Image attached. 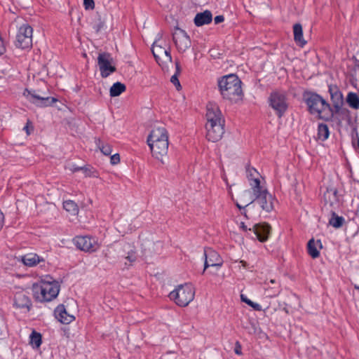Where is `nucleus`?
<instances>
[{"instance_id":"obj_35","label":"nucleus","mask_w":359,"mask_h":359,"mask_svg":"<svg viewBox=\"0 0 359 359\" xmlns=\"http://www.w3.org/2000/svg\"><path fill=\"white\" fill-rule=\"evenodd\" d=\"M81 171H82L85 177H97L98 176L97 172L90 165L82 166Z\"/></svg>"},{"instance_id":"obj_2","label":"nucleus","mask_w":359,"mask_h":359,"mask_svg":"<svg viewBox=\"0 0 359 359\" xmlns=\"http://www.w3.org/2000/svg\"><path fill=\"white\" fill-rule=\"evenodd\" d=\"M34 298L40 302H50L56 298L60 292V285L50 276H46L33 284Z\"/></svg>"},{"instance_id":"obj_36","label":"nucleus","mask_w":359,"mask_h":359,"mask_svg":"<svg viewBox=\"0 0 359 359\" xmlns=\"http://www.w3.org/2000/svg\"><path fill=\"white\" fill-rule=\"evenodd\" d=\"M258 172L255 168H250L248 170V178L250 181V183L252 182L255 179H259L255 177V175H258Z\"/></svg>"},{"instance_id":"obj_29","label":"nucleus","mask_w":359,"mask_h":359,"mask_svg":"<svg viewBox=\"0 0 359 359\" xmlns=\"http://www.w3.org/2000/svg\"><path fill=\"white\" fill-rule=\"evenodd\" d=\"M126 89V87L123 83L116 82L110 88L109 95L111 97H117L124 92Z\"/></svg>"},{"instance_id":"obj_48","label":"nucleus","mask_w":359,"mask_h":359,"mask_svg":"<svg viewBox=\"0 0 359 359\" xmlns=\"http://www.w3.org/2000/svg\"><path fill=\"white\" fill-rule=\"evenodd\" d=\"M236 206L240 209V210H244L245 208L246 207L245 205L244 207L241 206L239 203H236Z\"/></svg>"},{"instance_id":"obj_20","label":"nucleus","mask_w":359,"mask_h":359,"mask_svg":"<svg viewBox=\"0 0 359 359\" xmlns=\"http://www.w3.org/2000/svg\"><path fill=\"white\" fill-rule=\"evenodd\" d=\"M162 140H168L166 129L163 127L154 128L147 137V143L158 142Z\"/></svg>"},{"instance_id":"obj_47","label":"nucleus","mask_w":359,"mask_h":359,"mask_svg":"<svg viewBox=\"0 0 359 359\" xmlns=\"http://www.w3.org/2000/svg\"><path fill=\"white\" fill-rule=\"evenodd\" d=\"M109 252V248H107L105 251L103 252L104 254L105 257H108V252Z\"/></svg>"},{"instance_id":"obj_40","label":"nucleus","mask_w":359,"mask_h":359,"mask_svg":"<svg viewBox=\"0 0 359 359\" xmlns=\"http://www.w3.org/2000/svg\"><path fill=\"white\" fill-rule=\"evenodd\" d=\"M242 347L241 344L238 341L236 342L235 347H234V352L236 354L241 355L242 354Z\"/></svg>"},{"instance_id":"obj_5","label":"nucleus","mask_w":359,"mask_h":359,"mask_svg":"<svg viewBox=\"0 0 359 359\" xmlns=\"http://www.w3.org/2000/svg\"><path fill=\"white\" fill-rule=\"evenodd\" d=\"M303 100L308 107L309 113L319 118H321L323 111L326 109H330V105L316 93L305 91L303 93Z\"/></svg>"},{"instance_id":"obj_9","label":"nucleus","mask_w":359,"mask_h":359,"mask_svg":"<svg viewBox=\"0 0 359 359\" xmlns=\"http://www.w3.org/2000/svg\"><path fill=\"white\" fill-rule=\"evenodd\" d=\"M76 247L84 252H94L100 248L97 238L88 236H78L73 239Z\"/></svg>"},{"instance_id":"obj_27","label":"nucleus","mask_w":359,"mask_h":359,"mask_svg":"<svg viewBox=\"0 0 359 359\" xmlns=\"http://www.w3.org/2000/svg\"><path fill=\"white\" fill-rule=\"evenodd\" d=\"M29 344L33 348H39L42 343V336L41 333L33 330L29 335Z\"/></svg>"},{"instance_id":"obj_25","label":"nucleus","mask_w":359,"mask_h":359,"mask_svg":"<svg viewBox=\"0 0 359 359\" xmlns=\"http://www.w3.org/2000/svg\"><path fill=\"white\" fill-rule=\"evenodd\" d=\"M293 33L295 43L298 46L304 47L306 43V41L303 37V29L301 24L296 23L293 25Z\"/></svg>"},{"instance_id":"obj_49","label":"nucleus","mask_w":359,"mask_h":359,"mask_svg":"<svg viewBox=\"0 0 359 359\" xmlns=\"http://www.w3.org/2000/svg\"><path fill=\"white\" fill-rule=\"evenodd\" d=\"M251 191L250 190H245L243 192V196H247L248 194H250Z\"/></svg>"},{"instance_id":"obj_10","label":"nucleus","mask_w":359,"mask_h":359,"mask_svg":"<svg viewBox=\"0 0 359 359\" xmlns=\"http://www.w3.org/2000/svg\"><path fill=\"white\" fill-rule=\"evenodd\" d=\"M240 228L244 231H252L260 242H265L269 238L271 226L266 223L252 224L248 227L244 222H241Z\"/></svg>"},{"instance_id":"obj_7","label":"nucleus","mask_w":359,"mask_h":359,"mask_svg":"<svg viewBox=\"0 0 359 359\" xmlns=\"http://www.w3.org/2000/svg\"><path fill=\"white\" fill-rule=\"evenodd\" d=\"M268 102L278 118L283 117L288 109L289 103L285 92L278 90L271 92Z\"/></svg>"},{"instance_id":"obj_14","label":"nucleus","mask_w":359,"mask_h":359,"mask_svg":"<svg viewBox=\"0 0 359 359\" xmlns=\"http://www.w3.org/2000/svg\"><path fill=\"white\" fill-rule=\"evenodd\" d=\"M172 39L179 52L183 53L191 46L189 35L182 29H175L172 34Z\"/></svg>"},{"instance_id":"obj_18","label":"nucleus","mask_w":359,"mask_h":359,"mask_svg":"<svg viewBox=\"0 0 359 359\" xmlns=\"http://www.w3.org/2000/svg\"><path fill=\"white\" fill-rule=\"evenodd\" d=\"M328 91L334 111L338 113L344 105L343 94L336 85H329Z\"/></svg>"},{"instance_id":"obj_3","label":"nucleus","mask_w":359,"mask_h":359,"mask_svg":"<svg viewBox=\"0 0 359 359\" xmlns=\"http://www.w3.org/2000/svg\"><path fill=\"white\" fill-rule=\"evenodd\" d=\"M250 187L254 197L245 206H250L252 203H255L262 211L268 213L272 212L274 210L276 198L266 187L261 184L259 179H255L251 182Z\"/></svg>"},{"instance_id":"obj_52","label":"nucleus","mask_w":359,"mask_h":359,"mask_svg":"<svg viewBox=\"0 0 359 359\" xmlns=\"http://www.w3.org/2000/svg\"><path fill=\"white\" fill-rule=\"evenodd\" d=\"M355 288L359 291V286L355 285Z\"/></svg>"},{"instance_id":"obj_17","label":"nucleus","mask_w":359,"mask_h":359,"mask_svg":"<svg viewBox=\"0 0 359 359\" xmlns=\"http://www.w3.org/2000/svg\"><path fill=\"white\" fill-rule=\"evenodd\" d=\"M205 258L204 269L203 273L208 267L219 268L222 265V259L217 252L212 248H205L203 254Z\"/></svg>"},{"instance_id":"obj_41","label":"nucleus","mask_w":359,"mask_h":359,"mask_svg":"<svg viewBox=\"0 0 359 359\" xmlns=\"http://www.w3.org/2000/svg\"><path fill=\"white\" fill-rule=\"evenodd\" d=\"M241 299L243 302H245V304H247L248 306H250L252 303V301H251L250 299H249L244 294H241Z\"/></svg>"},{"instance_id":"obj_23","label":"nucleus","mask_w":359,"mask_h":359,"mask_svg":"<svg viewBox=\"0 0 359 359\" xmlns=\"http://www.w3.org/2000/svg\"><path fill=\"white\" fill-rule=\"evenodd\" d=\"M212 20V13L206 10L202 13H198L194 18V24L197 27L210 24Z\"/></svg>"},{"instance_id":"obj_30","label":"nucleus","mask_w":359,"mask_h":359,"mask_svg":"<svg viewBox=\"0 0 359 359\" xmlns=\"http://www.w3.org/2000/svg\"><path fill=\"white\" fill-rule=\"evenodd\" d=\"M63 208L72 215H76L79 213V207L74 201L67 200L64 201Z\"/></svg>"},{"instance_id":"obj_53","label":"nucleus","mask_w":359,"mask_h":359,"mask_svg":"<svg viewBox=\"0 0 359 359\" xmlns=\"http://www.w3.org/2000/svg\"><path fill=\"white\" fill-rule=\"evenodd\" d=\"M271 282L273 283L275 281L273 280H271Z\"/></svg>"},{"instance_id":"obj_37","label":"nucleus","mask_w":359,"mask_h":359,"mask_svg":"<svg viewBox=\"0 0 359 359\" xmlns=\"http://www.w3.org/2000/svg\"><path fill=\"white\" fill-rule=\"evenodd\" d=\"M83 6L86 10H93L95 8L94 0H83Z\"/></svg>"},{"instance_id":"obj_38","label":"nucleus","mask_w":359,"mask_h":359,"mask_svg":"<svg viewBox=\"0 0 359 359\" xmlns=\"http://www.w3.org/2000/svg\"><path fill=\"white\" fill-rule=\"evenodd\" d=\"M72 172H76L81 170L82 166H78L74 163H69L67 167Z\"/></svg>"},{"instance_id":"obj_15","label":"nucleus","mask_w":359,"mask_h":359,"mask_svg":"<svg viewBox=\"0 0 359 359\" xmlns=\"http://www.w3.org/2000/svg\"><path fill=\"white\" fill-rule=\"evenodd\" d=\"M151 52L153 55L159 65H162L163 59L165 62H172V56L169 50L163 47L161 43H159V39H156L151 47Z\"/></svg>"},{"instance_id":"obj_16","label":"nucleus","mask_w":359,"mask_h":359,"mask_svg":"<svg viewBox=\"0 0 359 359\" xmlns=\"http://www.w3.org/2000/svg\"><path fill=\"white\" fill-rule=\"evenodd\" d=\"M153 156L160 161L163 164L165 163L163 158L166 156L168 150V140H162L158 142L148 143Z\"/></svg>"},{"instance_id":"obj_6","label":"nucleus","mask_w":359,"mask_h":359,"mask_svg":"<svg viewBox=\"0 0 359 359\" xmlns=\"http://www.w3.org/2000/svg\"><path fill=\"white\" fill-rule=\"evenodd\" d=\"M195 290L191 284L186 283L179 285L170 292L169 297L180 306H187L194 298Z\"/></svg>"},{"instance_id":"obj_19","label":"nucleus","mask_w":359,"mask_h":359,"mask_svg":"<svg viewBox=\"0 0 359 359\" xmlns=\"http://www.w3.org/2000/svg\"><path fill=\"white\" fill-rule=\"evenodd\" d=\"M55 318L63 324H69L74 319L73 315L69 314L63 304L58 305L54 311Z\"/></svg>"},{"instance_id":"obj_45","label":"nucleus","mask_w":359,"mask_h":359,"mask_svg":"<svg viewBox=\"0 0 359 359\" xmlns=\"http://www.w3.org/2000/svg\"><path fill=\"white\" fill-rule=\"evenodd\" d=\"M240 263L241 264L243 268H246L248 266V263L245 261L241 260Z\"/></svg>"},{"instance_id":"obj_11","label":"nucleus","mask_w":359,"mask_h":359,"mask_svg":"<svg viewBox=\"0 0 359 359\" xmlns=\"http://www.w3.org/2000/svg\"><path fill=\"white\" fill-rule=\"evenodd\" d=\"M97 65L102 78L108 77L116 70L113 64V58L109 53H100L97 57Z\"/></svg>"},{"instance_id":"obj_51","label":"nucleus","mask_w":359,"mask_h":359,"mask_svg":"<svg viewBox=\"0 0 359 359\" xmlns=\"http://www.w3.org/2000/svg\"><path fill=\"white\" fill-rule=\"evenodd\" d=\"M357 146H358V147L359 149V138L358 139V141H357Z\"/></svg>"},{"instance_id":"obj_8","label":"nucleus","mask_w":359,"mask_h":359,"mask_svg":"<svg viewBox=\"0 0 359 359\" xmlns=\"http://www.w3.org/2000/svg\"><path fill=\"white\" fill-rule=\"evenodd\" d=\"M33 29L28 24H23L18 30L15 45L21 49H29L32 46Z\"/></svg>"},{"instance_id":"obj_34","label":"nucleus","mask_w":359,"mask_h":359,"mask_svg":"<svg viewBox=\"0 0 359 359\" xmlns=\"http://www.w3.org/2000/svg\"><path fill=\"white\" fill-rule=\"evenodd\" d=\"M176 65V72L174 75H172L170 78V82L176 87L177 90H180L181 88V85L180 81L178 79V75L180 72V65L178 62L175 63Z\"/></svg>"},{"instance_id":"obj_1","label":"nucleus","mask_w":359,"mask_h":359,"mask_svg":"<svg viewBox=\"0 0 359 359\" xmlns=\"http://www.w3.org/2000/svg\"><path fill=\"white\" fill-rule=\"evenodd\" d=\"M206 137L209 141L216 142L221 140L224 133V119L218 106L209 103L207 105Z\"/></svg>"},{"instance_id":"obj_31","label":"nucleus","mask_w":359,"mask_h":359,"mask_svg":"<svg viewBox=\"0 0 359 359\" xmlns=\"http://www.w3.org/2000/svg\"><path fill=\"white\" fill-rule=\"evenodd\" d=\"M330 135L328 126L325 123H319L318 126V138L319 140L325 141Z\"/></svg>"},{"instance_id":"obj_43","label":"nucleus","mask_w":359,"mask_h":359,"mask_svg":"<svg viewBox=\"0 0 359 359\" xmlns=\"http://www.w3.org/2000/svg\"><path fill=\"white\" fill-rule=\"evenodd\" d=\"M224 20V18L223 15H217L215 18H214V21H215V23L216 25L217 24H219L221 22H222Z\"/></svg>"},{"instance_id":"obj_26","label":"nucleus","mask_w":359,"mask_h":359,"mask_svg":"<svg viewBox=\"0 0 359 359\" xmlns=\"http://www.w3.org/2000/svg\"><path fill=\"white\" fill-rule=\"evenodd\" d=\"M123 250H128L127 255L125 256V259L129 262L128 264L127 262H125V266L126 268H128L134 262L137 260V253L136 251L133 248L130 246V244L126 243L123 245Z\"/></svg>"},{"instance_id":"obj_21","label":"nucleus","mask_w":359,"mask_h":359,"mask_svg":"<svg viewBox=\"0 0 359 359\" xmlns=\"http://www.w3.org/2000/svg\"><path fill=\"white\" fill-rule=\"evenodd\" d=\"M23 264L29 267H33L36 266L38 264L45 262L43 257L39 256L35 253H28L19 257Z\"/></svg>"},{"instance_id":"obj_42","label":"nucleus","mask_w":359,"mask_h":359,"mask_svg":"<svg viewBox=\"0 0 359 359\" xmlns=\"http://www.w3.org/2000/svg\"><path fill=\"white\" fill-rule=\"evenodd\" d=\"M250 306L253 308L255 311H259L262 310V306L259 304L254 302H252V304Z\"/></svg>"},{"instance_id":"obj_32","label":"nucleus","mask_w":359,"mask_h":359,"mask_svg":"<svg viewBox=\"0 0 359 359\" xmlns=\"http://www.w3.org/2000/svg\"><path fill=\"white\" fill-rule=\"evenodd\" d=\"M344 222V218L343 217L337 215L334 212H332V216L329 220L330 225L338 229L343 225Z\"/></svg>"},{"instance_id":"obj_46","label":"nucleus","mask_w":359,"mask_h":359,"mask_svg":"<svg viewBox=\"0 0 359 359\" xmlns=\"http://www.w3.org/2000/svg\"><path fill=\"white\" fill-rule=\"evenodd\" d=\"M5 324L4 317L0 314V326Z\"/></svg>"},{"instance_id":"obj_24","label":"nucleus","mask_w":359,"mask_h":359,"mask_svg":"<svg viewBox=\"0 0 359 359\" xmlns=\"http://www.w3.org/2000/svg\"><path fill=\"white\" fill-rule=\"evenodd\" d=\"M324 200L325 203L329 204L330 206L337 204L339 202L337 189L334 187L327 188L326 191L324 193Z\"/></svg>"},{"instance_id":"obj_4","label":"nucleus","mask_w":359,"mask_h":359,"mask_svg":"<svg viewBox=\"0 0 359 359\" xmlns=\"http://www.w3.org/2000/svg\"><path fill=\"white\" fill-rule=\"evenodd\" d=\"M218 88L224 99L236 102L242 100L241 81L234 74L222 76L218 80Z\"/></svg>"},{"instance_id":"obj_22","label":"nucleus","mask_w":359,"mask_h":359,"mask_svg":"<svg viewBox=\"0 0 359 359\" xmlns=\"http://www.w3.org/2000/svg\"><path fill=\"white\" fill-rule=\"evenodd\" d=\"M323 248L320 240H315L311 238L307 243L308 254L313 258L316 259L320 256L319 250Z\"/></svg>"},{"instance_id":"obj_28","label":"nucleus","mask_w":359,"mask_h":359,"mask_svg":"<svg viewBox=\"0 0 359 359\" xmlns=\"http://www.w3.org/2000/svg\"><path fill=\"white\" fill-rule=\"evenodd\" d=\"M348 105L353 109H359V95L353 92H349L346 96Z\"/></svg>"},{"instance_id":"obj_50","label":"nucleus","mask_w":359,"mask_h":359,"mask_svg":"<svg viewBox=\"0 0 359 359\" xmlns=\"http://www.w3.org/2000/svg\"><path fill=\"white\" fill-rule=\"evenodd\" d=\"M27 128H28V127H27V126H25V127L24 128V129H25V130H27V133L29 134V132H28Z\"/></svg>"},{"instance_id":"obj_12","label":"nucleus","mask_w":359,"mask_h":359,"mask_svg":"<svg viewBox=\"0 0 359 359\" xmlns=\"http://www.w3.org/2000/svg\"><path fill=\"white\" fill-rule=\"evenodd\" d=\"M22 94L29 102L40 107L50 106L56 101L55 98L41 96L36 90L27 88L24 90Z\"/></svg>"},{"instance_id":"obj_39","label":"nucleus","mask_w":359,"mask_h":359,"mask_svg":"<svg viewBox=\"0 0 359 359\" xmlns=\"http://www.w3.org/2000/svg\"><path fill=\"white\" fill-rule=\"evenodd\" d=\"M110 162L112 165H116L120 162V156L118 154H115L111 156Z\"/></svg>"},{"instance_id":"obj_44","label":"nucleus","mask_w":359,"mask_h":359,"mask_svg":"<svg viewBox=\"0 0 359 359\" xmlns=\"http://www.w3.org/2000/svg\"><path fill=\"white\" fill-rule=\"evenodd\" d=\"M4 222V216L3 212L0 210V230L2 229Z\"/></svg>"},{"instance_id":"obj_13","label":"nucleus","mask_w":359,"mask_h":359,"mask_svg":"<svg viewBox=\"0 0 359 359\" xmlns=\"http://www.w3.org/2000/svg\"><path fill=\"white\" fill-rule=\"evenodd\" d=\"M13 306L22 310V312L27 313L30 311L32 304L27 292L23 290L16 291L13 297Z\"/></svg>"},{"instance_id":"obj_33","label":"nucleus","mask_w":359,"mask_h":359,"mask_svg":"<svg viewBox=\"0 0 359 359\" xmlns=\"http://www.w3.org/2000/svg\"><path fill=\"white\" fill-rule=\"evenodd\" d=\"M96 146L99 148L101 152L105 155L109 156L112 152L111 146L108 143H104L102 142L100 139L95 140Z\"/></svg>"}]
</instances>
